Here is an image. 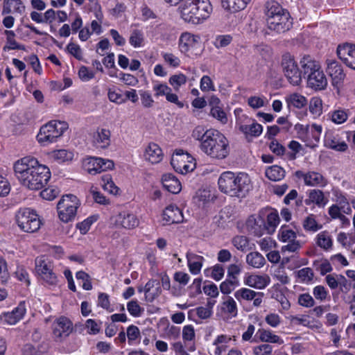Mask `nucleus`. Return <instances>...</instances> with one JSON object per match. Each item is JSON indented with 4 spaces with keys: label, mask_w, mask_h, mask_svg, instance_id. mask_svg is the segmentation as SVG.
<instances>
[{
    "label": "nucleus",
    "mask_w": 355,
    "mask_h": 355,
    "mask_svg": "<svg viewBox=\"0 0 355 355\" xmlns=\"http://www.w3.org/2000/svg\"><path fill=\"white\" fill-rule=\"evenodd\" d=\"M14 171L20 182L31 190L42 189L51 178L49 168L32 157H24L17 161Z\"/></svg>",
    "instance_id": "f257e3e1"
},
{
    "label": "nucleus",
    "mask_w": 355,
    "mask_h": 355,
    "mask_svg": "<svg viewBox=\"0 0 355 355\" xmlns=\"http://www.w3.org/2000/svg\"><path fill=\"white\" fill-rule=\"evenodd\" d=\"M218 188L221 192L232 197L243 198L250 191L251 181L245 173L237 174L232 171L222 173L218 180Z\"/></svg>",
    "instance_id": "f03ea898"
},
{
    "label": "nucleus",
    "mask_w": 355,
    "mask_h": 355,
    "mask_svg": "<svg viewBox=\"0 0 355 355\" xmlns=\"http://www.w3.org/2000/svg\"><path fill=\"white\" fill-rule=\"evenodd\" d=\"M265 15L268 28L277 33H285L293 26L290 13L275 1L266 3Z\"/></svg>",
    "instance_id": "7ed1b4c3"
},
{
    "label": "nucleus",
    "mask_w": 355,
    "mask_h": 355,
    "mask_svg": "<svg viewBox=\"0 0 355 355\" xmlns=\"http://www.w3.org/2000/svg\"><path fill=\"white\" fill-rule=\"evenodd\" d=\"M200 150L213 159H223L229 155V141L223 134L216 130Z\"/></svg>",
    "instance_id": "20e7f679"
},
{
    "label": "nucleus",
    "mask_w": 355,
    "mask_h": 355,
    "mask_svg": "<svg viewBox=\"0 0 355 355\" xmlns=\"http://www.w3.org/2000/svg\"><path fill=\"white\" fill-rule=\"evenodd\" d=\"M67 129L68 124L65 121H51L40 128L37 140L40 144L46 146L56 141Z\"/></svg>",
    "instance_id": "39448f33"
},
{
    "label": "nucleus",
    "mask_w": 355,
    "mask_h": 355,
    "mask_svg": "<svg viewBox=\"0 0 355 355\" xmlns=\"http://www.w3.org/2000/svg\"><path fill=\"white\" fill-rule=\"evenodd\" d=\"M16 223L21 230L33 233L41 227L42 222L36 211L31 208H21L15 215Z\"/></svg>",
    "instance_id": "423d86ee"
},
{
    "label": "nucleus",
    "mask_w": 355,
    "mask_h": 355,
    "mask_svg": "<svg viewBox=\"0 0 355 355\" xmlns=\"http://www.w3.org/2000/svg\"><path fill=\"white\" fill-rule=\"evenodd\" d=\"M79 200L72 194L63 196L57 205L58 217L64 223L73 220L79 207Z\"/></svg>",
    "instance_id": "0eeeda50"
},
{
    "label": "nucleus",
    "mask_w": 355,
    "mask_h": 355,
    "mask_svg": "<svg viewBox=\"0 0 355 355\" xmlns=\"http://www.w3.org/2000/svg\"><path fill=\"white\" fill-rule=\"evenodd\" d=\"M281 65L284 76L288 83L293 86H298L302 80V72L293 55L285 53L282 55Z\"/></svg>",
    "instance_id": "6e6552de"
},
{
    "label": "nucleus",
    "mask_w": 355,
    "mask_h": 355,
    "mask_svg": "<svg viewBox=\"0 0 355 355\" xmlns=\"http://www.w3.org/2000/svg\"><path fill=\"white\" fill-rule=\"evenodd\" d=\"M171 164L175 171L182 174L192 171L196 167L194 158L182 149L175 150L172 156Z\"/></svg>",
    "instance_id": "1a4fd4ad"
},
{
    "label": "nucleus",
    "mask_w": 355,
    "mask_h": 355,
    "mask_svg": "<svg viewBox=\"0 0 355 355\" xmlns=\"http://www.w3.org/2000/svg\"><path fill=\"white\" fill-rule=\"evenodd\" d=\"M35 270L37 274L47 284H56L58 277L53 272V266L45 257H39L35 259Z\"/></svg>",
    "instance_id": "9d476101"
},
{
    "label": "nucleus",
    "mask_w": 355,
    "mask_h": 355,
    "mask_svg": "<svg viewBox=\"0 0 355 355\" xmlns=\"http://www.w3.org/2000/svg\"><path fill=\"white\" fill-rule=\"evenodd\" d=\"M299 179L304 180V184L313 187H324L328 184L327 179L321 173L313 171L303 172L297 171L295 173Z\"/></svg>",
    "instance_id": "9b49d317"
},
{
    "label": "nucleus",
    "mask_w": 355,
    "mask_h": 355,
    "mask_svg": "<svg viewBox=\"0 0 355 355\" xmlns=\"http://www.w3.org/2000/svg\"><path fill=\"white\" fill-rule=\"evenodd\" d=\"M72 330V322L66 317H60L53 323V334L57 341H60L69 336Z\"/></svg>",
    "instance_id": "f8f14e48"
},
{
    "label": "nucleus",
    "mask_w": 355,
    "mask_h": 355,
    "mask_svg": "<svg viewBox=\"0 0 355 355\" xmlns=\"http://www.w3.org/2000/svg\"><path fill=\"white\" fill-rule=\"evenodd\" d=\"M179 9L181 17L185 21L193 24H201L200 19H198V13L194 0H184L180 3Z\"/></svg>",
    "instance_id": "ddd939ff"
},
{
    "label": "nucleus",
    "mask_w": 355,
    "mask_h": 355,
    "mask_svg": "<svg viewBox=\"0 0 355 355\" xmlns=\"http://www.w3.org/2000/svg\"><path fill=\"white\" fill-rule=\"evenodd\" d=\"M337 55L346 66L355 70V44L345 43L338 45Z\"/></svg>",
    "instance_id": "4468645a"
},
{
    "label": "nucleus",
    "mask_w": 355,
    "mask_h": 355,
    "mask_svg": "<svg viewBox=\"0 0 355 355\" xmlns=\"http://www.w3.org/2000/svg\"><path fill=\"white\" fill-rule=\"evenodd\" d=\"M26 312V302L21 301L12 311L3 313L0 315V319L4 324L13 325L17 324L24 318Z\"/></svg>",
    "instance_id": "2eb2a0df"
},
{
    "label": "nucleus",
    "mask_w": 355,
    "mask_h": 355,
    "mask_svg": "<svg viewBox=\"0 0 355 355\" xmlns=\"http://www.w3.org/2000/svg\"><path fill=\"white\" fill-rule=\"evenodd\" d=\"M324 144L325 147L338 152H345L348 148L347 144L340 136L331 130L325 132Z\"/></svg>",
    "instance_id": "dca6fc26"
},
{
    "label": "nucleus",
    "mask_w": 355,
    "mask_h": 355,
    "mask_svg": "<svg viewBox=\"0 0 355 355\" xmlns=\"http://www.w3.org/2000/svg\"><path fill=\"white\" fill-rule=\"evenodd\" d=\"M200 43V37L190 33H183L179 39V48L182 53L196 49Z\"/></svg>",
    "instance_id": "f3484780"
},
{
    "label": "nucleus",
    "mask_w": 355,
    "mask_h": 355,
    "mask_svg": "<svg viewBox=\"0 0 355 355\" xmlns=\"http://www.w3.org/2000/svg\"><path fill=\"white\" fill-rule=\"evenodd\" d=\"M246 227L248 232L256 236H262L268 229L264 218L260 216H250L247 220Z\"/></svg>",
    "instance_id": "a211bd4d"
},
{
    "label": "nucleus",
    "mask_w": 355,
    "mask_h": 355,
    "mask_svg": "<svg viewBox=\"0 0 355 355\" xmlns=\"http://www.w3.org/2000/svg\"><path fill=\"white\" fill-rule=\"evenodd\" d=\"M163 220L164 225H171L183 222V214L182 210L176 205H170L163 211Z\"/></svg>",
    "instance_id": "6ab92c4d"
},
{
    "label": "nucleus",
    "mask_w": 355,
    "mask_h": 355,
    "mask_svg": "<svg viewBox=\"0 0 355 355\" xmlns=\"http://www.w3.org/2000/svg\"><path fill=\"white\" fill-rule=\"evenodd\" d=\"M306 82L309 87L316 91L324 89L327 85V78L320 69L311 75H308Z\"/></svg>",
    "instance_id": "aec40b11"
},
{
    "label": "nucleus",
    "mask_w": 355,
    "mask_h": 355,
    "mask_svg": "<svg viewBox=\"0 0 355 355\" xmlns=\"http://www.w3.org/2000/svg\"><path fill=\"white\" fill-rule=\"evenodd\" d=\"M300 64L301 66L302 76L306 78L308 75H311L312 73H313L316 70H319L320 69L319 63L309 55H304L301 58Z\"/></svg>",
    "instance_id": "412c9836"
},
{
    "label": "nucleus",
    "mask_w": 355,
    "mask_h": 355,
    "mask_svg": "<svg viewBox=\"0 0 355 355\" xmlns=\"http://www.w3.org/2000/svg\"><path fill=\"white\" fill-rule=\"evenodd\" d=\"M308 198L304 200L306 205L310 206L313 204L318 207H324L328 200L324 197L322 191L319 189H311L307 193Z\"/></svg>",
    "instance_id": "4be33fe9"
},
{
    "label": "nucleus",
    "mask_w": 355,
    "mask_h": 355,
    "mask_svg": "<svg viewBox=\"0 0 355 355\" xmlns=\"http://www.w3.org/2000/svg\"><path fill=\"white\" fill-rule=\"evenodd\" d=\"M144 157L152 164H157L162 160V150L157 144L150 143L145 150Z\"/></svg>",
    "instance_id": "5701e85b"
},
{
    "label": "nucleus",
    "mask_w": 355,
    "mask_h": 355,
    "mask_svg": "<svg viewBox=\"0 0 355 355\" xmlns=\"http://www.w3.org/2000/svg\"><path fill=\"white\" fill-rule=\"evenodd\" d=\"M116 224L125 229H132L138 225L139 220L135 214L123 211L117 215Z\"/></svg>",
    "instance_id": "b1692460"
},
{
    "label": "nucleus",
    "mask_w": 355,
    "mask_h": 355,
    "mask_svg": "<svg viewBox=\"0 0 355 355\" xmlns=\"http://www.w3.org/2000/svg\"><path fill=\"white\" fill-rule=\"evenodd\" d=\"M245 285L257 289L265 288L270 283V277L267 275H250L244 278Z\"/></svg>",
    "instance_id": "393cba45"
},
{
    "label": "nucleus",
    "mask_w": 355,
    "mask_h": 355,
    "mask_svg": "<svg viewBox=\"0 0 355 355\" xmlns=\"http://www.w3.org/2000/svg\"><path fill=\"white\" fill-rule=\"evenodd\" d=\"M111 132L108 129L98 128L94 134V143L98 148H107L111 143Z\"/></svg>",
    "instance_id": "a878e982"
},
{
    "label": "nucleus",
    "mask_w": 355,
    "mask_h": 355,
    "mask_svg": "<svg viewBox=\"0 0 355 355\" xmlns=\"http://www.w3.org/2000/svg\"><path fill=\"white\" fill-rule=\"evenodd\" d=\"M239 130L246 136L259 137L262 133L263 127L254 119H248V123L239 124Z\"/></svg>",
    "instance_id": "bb28decb"
},
{
    "label": "nucleus",
    "mask_w": 355,
    "mask_h": 355,
    "mask_svg": "<svg viewBox=\"0 0 355 355\" xmlns=\"http://www.w3.org/2000/svg\"><path fill=\"white\" fill-rule=\"evenodd\" d=\"M163 187L172 193H178L181 191L180 181L173 174H164L162 178Z\"/></svg>",
    "instance_id": "cd10ccee"
},
{
    "label": "nucleus",
    "mask_w": 355,
    "mask_h": 355,
    "mask_svg": "<svg viewBox=\"0 0 355 355\" xmlns=\"http://www.w3.org/2000/svg\"><path fill=\"white\" fill-rule=\"evenodd\" d=\"M187 259L189 271L193 275L198 274L201 270L203 261H205L204 257L193 252H187Z\"/></svg>",
    "instance_id": "c85d7f7f"
},
{
    "label": "nucleus",
    "mask_w": 355,
    "mask_h": 355,
    "mask_svg": "<svg viewBox=\"0 0 355 355\" xmlns=\"http://www.w3.org/2000/svg\"><path fill=\"white\" fill-rule=\"evenodd\" d=\"M194 3L198 13V19L202 23L209 17L212 6L209 0H194Z\"/></svg>",
    "instance_id": "c756f323"
},
{
    "label": "nucleus",
    "mask_w": 355,
    "mask_h": 355,
    "mask_svg": "<svg viewBox=\"0 0 355 355\" xmlns=\"http://www.w3.org/2000/svg\"><path fill=\"white\" fill-rule=\"evenodd\" d=\"M327 71L336 83L340 82L345 76L342 66L336 61L328 64Z\"/></svg>",
    "instance_id": "7c9ffc66"
},
{
    "label": "nucleus",
    "mask_w": 355,
    "mask_h": 355,
    "mask_svg": "<svg viewBox=\"0 0 355 355\" xmlns=\"http://www.w3.org/2000/svg\"><path fill=\"white\" fill-rule=\"evenodd\" d=\"M256 336L263 343H277L279 345L284 343L283 340L279 336L272 334L270 330L264 329H259L257 331Z\"/></svg>",
    "instance_id": "2f4dec72"
},
{
    "label": "nucleus",
    "mask_w": 355,
    "mask_h": 355,
    "mask_svg": "<svg viewBox=\"0 0 355 355\" xmlns=\"http://www.w3.org/2000/svg\"><path fill=\"white\" fill-rule=\"evenodd\" d=\"M286 102L289 109L291 107L301 109L307 104L306 98L304 96L297 93H294L286 96Z\"/></svg>",
    "instance_id": "473e14b6"
},
{
    "label": "nucleus",
    "mask_w": 355,
    "mask_h": 355,
    "mask_svg": "<svg viewBox=\"0 0 355 355\" xmlns=\"http://www.w3.org/2000/svg\"><path fill=\"white\" fill-rule=\"evenodd\" d=\"M223 8L232 12H238L246 8L251 0H233L232 4L229 0H220Z\"/></svg>",
    "instance_id": "72a5a7b5"
},
{
    "label": "nucleus",
    "mask_w": 355,
    "mask_h": 355,
    "mask_svg": "<svg viewBox=\"0 0 355 355\" xmlns=\"http://www.w3.org/2000/svg\"><path fill=\"white\" fill-rule=\"evenodd\" d=\"M215 130V129L206 130L203 126L199 125L193 130L192 137L194 139L200 141V148H201L202 144L207 141L206 139H209V136H211Z\"/></svg>",
    "instance_id": "f704fd0d"
},
{
    "label": "nucleus",
    "mask_w": 355,
    "mask_h": 355,
    "mask_svg": "<svg viewBox=\"0 0 355 355\" xmlns=\"http://www.w3.org/2000/svg\"><path fill=\"white\" fill-rule=\"evenodd\" d=\"M266 176L272 181H279L285 177V171L277 165H273L266 168Z\"/></svg>",
    "instance_id": "c9c22d12"
},
{
    "label": "nucleus",
    "mask_w": 355,
    "mask_h": 355,
    "mask_svg": "<svg viewBox=\"0 0 355 355\" xmlns=\"http://www.w3.org/2000/svg\"><path fill=\"white\" fill-rule=\"evenodd\" d=\"M246 263L254 268H260L265 265L266 260L259 252H252L247 254Z\"/></svg>",
    "instance_id": "e433bc0d"
},
{
    "label": "nucleus",
    "mask_w": 355,
    "mask_h": 355,
    "mask_svg": "<svg viewBox=\"0 0 355 355\" xmlns=\"http://www.w3.org/2000/svg\"><path fill=\"white\" fill-rule=\"evenodd\" d=\"M222 311L230 318H234L238 314V308L235 300L228 297L221 304Z\"/></svg>",
    "instance_id": "4c0bfd02"
},
{
    "label": "nucleus",
    "mask_w": 355,
    "mask_h": 355,
    "mask_svg": "<svg viewBox=\"0 0 355 355\" xmlns=\"http://www.w3.org/2000/svg\"><path fill=\"white\" fill-rule=\"evenodd\" d=\"M234 297L241 302L243 300H252L257 295H261V293H257L246 288H241L234 293Z\"/></svg>",
    "instance_id": "58836bf2"
},
{
    "label": "nucleus",
    "mask_w": 355,
    "mask_h": 355,
    "mask_svg": "<svg viewBox=\"0 0 355 355\" xmlns=\"http://www.w3.org/2000/svg\"><path fill=\"white\" fill-rule=\"evenodd\" d=\"M316 239V243L320 248L325 250H328L331 248L333 241L328 232L323 231L320 232L317 235Z\"/></svg>",
    "instance_id": "ea45409f"
},
{
    "label": "nucleus",
    "mask_w": 355,
    "mask_h": 355,
    "mask_svg": "<svg viewBox=\"0 0 355 355\" xmlns=\"http://www.w3.org/2000/svg\"><path fill=\"white\" fill-rule=\"evenodd\" d=\"M205 274L206 276H210L216 281H220L224 277L225 268L222 265L217 263L213 267L206 269Z\"/></svg>",
    "instance_id": "a19ab883"
},
{
    "label": "nucleus",
    "mask_w": 355,
    "mask_h": 355,
    "mask_svg": "<svg viewBox=\"0 0 355 355\" xmlns=\"http://www.w3.org/2000/svg\"><path fill=\"white\" fill-rule=\"evenodd\" d=\"M278 239L280 241L286 243L296 239V233L288 226L283 225L278 232Z\"/></svg>",
    "instance_id": "79ce46f5"
},
{
    "label": "nucleus",
    "mask_w": 355,
    "mask_h": 355,
    "mask_svg": "<svg viewBox=\"0 0 355 355\" xmlns=\"http://www.w3.org/2000/svg\"><path fill=\"white\" fill-rule=\"evenodd\" d=\"M302 226L306 232H315L322 227L316 221L313 214H309L304 219Z\"/></svg>",
    "instance_id": "37998d69"
},
{
    "label": "nucleus",
    "mask_w": 355,
    "mask_h": 355,
    "mask_svg": "<svg viewBox=\"0 0 355 355\" xmlns=\"http://www.w3.org/2000/svg\"><path fill=\"white\" fill-rule=\"evenodd\" d=\"M296 277L298 282L301 283L309 284L311 283L314 277V272L311 268L306 267L297 270Z\"/></svg>",
    "instance_id": "c03bdc74"
},
{
    "label": "nucleus",
    "mask_w": 355,
    "mask_h": 355,
    "mask_svg": "<svg viewBox=\"0 0 355 355\" xmlns=\"http://www.w3.org/2000/svg\"><path fill=\"white\" fill-rule=\"evenodd\" d=\"M331 120L336 124H342L345 122L349 116L347 110L339 108L329 113Z\"/></svg>",
    "instance_id": "a18cd8bd"
},
{
    "label": "nucleus",
    "mask_w": 355,
    "mask_h": 355,
    "mask_svg": "<svg viewBox=\"0 0 355 355\" xmlns=\"http://www.w3.org/2000/svg\"><path fill=\"white\" fill-rule=\"evenodd\" d=\"M101 157H90L85 164V168L88 173L92 175L101 173Z\"/></svg>",
    "instance_id": "49530a36"
},
{
    "label": "nucleus",
    "mask_w": 355,
    "mask_h": 355,
    "mask_svg": "<svg viewBox=\"0 0 355 355\" xmlns=\"http://www.w3.org/2000/svg\"><path fill=\"white\" fill-rule=\"evenodd\" d=\"M232 245L241 252H246L249 248V239L245 236H236L232 240Z\"/></svg>",
    "instance_id": "de8ad7c7"
},
{
    "label": "nucleus",
    "mask_w": 355,
    "mask_h": 355,
    "mask_svg": "<svg viewBox=\"0 0 355 355\" xmlns=\"http://www.w3.org/2000/svg\"><path fill=\"white\" fill-rule=\"evenodd\" d=\"M102 187L104 190L110 193L116 195L119 190V187L116 186L110 175H105L102 177Z\"/></svg>",
    "instance_id": "09e8293b"
},
{
    "label": "nucleus",
    "mask_w": 355,
    "mask_h": 355,
    "mask_svg": "<svg viewBox=\"0 0 355 355\" xmlns=\"http://www.w3.org/2000/svg\"><path fill=\"white\" fill-rule=\"evenodd\" d=\"M309 111L315 116H319L322 113V101L319 97H313L309 102Z\"/></svg>",
    "instance_id": "8fccbe9b"
},
{
    "label": "nucleus",
    "mask_w": 355,
    "mask_h": 355,
    "mask_svg": "<svg viewBox=\"0 0 355 355\" xmlns=\"http://www.w3.org/2000/svg\"><path fill=\"white\" fill-rule=\"evenodd\" d=\"M73 154L72 152L65 149L55 150L52 153V157L59 163H62L73 159Z\"/></svg>",
    "instance_id": "3c124183"
},
{
    "label": "nucleus",
    "mask_w": 355,
    "mask_h": 355,
    "mask_svg": "<svg viewBox=\"0 0 355 355\" xmlns=\"http://www.w3.org/2000/svg\"><path fill=\"white\" fill-rule=\"evenodd\" d=\"M187 80V76L184 74L180 73L171 76L168 82L175 91H178L182 85L186 84Z\"/></svg>",
    "instance_id": "603ef678"
},
{
    "label": "nucleus",
    "mask_w": 355,
    "mask_h": 355,
    "mask_svg": "<svg viewBox=\"0 0 355 355\" xmlns=\"http://www.w3.org/2000/svg\"><path fill=\"white\" fill-rule=\"evenodd\" d=\"M49 344L43 342L40 344L37 349H35L32 345H26L25 346L26 351H30L31 355H49L48 354Z\"/></svg>",
    "instance_id": "864d4df0"
},
{
    "label": "nucleus",
    "mask_w": 355,
    "mask_h": 355,
    "mask_svg": "<svg viewBox=\"0 0 355 355\" xmlns=\"http://www.w3.org/2000/svg\"><path fill=\"white\" fill-rule=\"evenodd\" d=\"M76 277L78 280L83 281V288L86 291H90L92 289V284L91 282L90 276L83 270H80L76 272Z\"/></svg>",
    "instance_id": "5fc2aeb1"
},
{
    "label": "nucleus",
    "mask_w": 355,
    "mask_h": 355,
    "mask_svg": "<svg viewBox=\"0 0 355 355\" xmlns=\"http://www.w3.org/2000/svg\"><path fill=\"white\" fill-rule=\"evenodd\" d=\"M144 41V35L141 31L140 30H134L130 37L129 42L130 44L135 47H140Z\"/></svg>",
    "instance_id": "6e6d98bb"
},
{
    "label": "nucleus",
    "mask_w": 355,
    "mask_h": 355,
    "mask_svg": "<svg viewBox=\"0 0 355 355\" xmlns=\"http://www.w3.org/2000/svg\"><path fill=\"white\" fill-rule=\"evenodd\" d=\"M127 309L130 314L134 317H139L144 309L141 308L137 300H131L127 304Z\"/></svg>",
    "instance_id": "4d7b16f0"
},
{
    "label": "nucleus",
    "mask_w": 355,
    "mask_h": 355,
    "mask_svg": "<svg viewBox=\"0 0 355 355\" xmlns=\"http://www.w3.org/2000/svg\"><path fill=\"white\" fill-rule=\"evenodd\" d=\"M210 115L223 124H225L227 122V114L221 107L211 108Z\"/></svg>",
    "instance_id": "13d9d810"
},
{
    "label": "nucleus",
    "mask_w": 355,
    "mask_h": 355,
    "mask_svg": "<svg viewBox=\"0 0 355 355\" xmlns=\"http://www.w3.org/2000/svg\"><path fill=\"white\" fill-rule=\"evenodd\" d=\"M298 304L304 307L310 308L315 305V300L309 293H302L298 297Z\"/></svg>",
    "instance_id": "bf43d9fd"
},
{
    "label": "nucleus",
    "mask_w": 355,
    "mask_h": 355,
    "mask_svg": "<svg viewBox=\"0 0 355 355\" xmlns=\"http://www.w3.org/2000/svg\"><path fill=\"white\" fill-rule=\"evenodd\" d=\"M58 189L53 187H49L48 188H46L40 192V196L43 199L47 200H53L58 196Z\"/></svg>",
    "instance_id": "052dcab7"
},
{
    "label": "nucleus",
    "mask_w": 355,
    "mask_h": 355,
    "mask_svg": "<svg viewBox=\"0 0 355 355\" xmlns=\"http://www.w3.org/2000/svg\"><path fill=\"white\" fill-rule=\"evenodd\" d=\"M313 295L316 300H318L320 302H323L327 300L329 295V293L324 286L318 285L313 288Z\"/></svg>",
    "instance_id": "680f3d73"
},
{
    "label": "nucleus",
    "mask_w": 355,
    "mask_h": 355,
    "mask_svg": "<svg viewBox=\"0 0 355 355\" xmlns=\"http://www.w3.org/2000/svg\"><path fill=\"white\" fill-rule=\"evenodd\" d=\"M102 322H97L94 320L88 319L85 322V327L87 329V332L89 334L96 335L100 332L101 325Z\"/></svg>",
    "instance_id": "e2e57ef3"
},
{
    "label": "nucleus",
    "mask_w": 355,
    "mask_h": 355,
    "mask_svg": "<svg viewBox=\"0 0 355 355\" xmlns=\"http://www.w3.org/2000/svg\"><path fill=\"white\" fill-rule=\"evenodd\" d=\"M272 349V346L269 344H261L253 348V353L254 355H270Z\"/></svg>",
    "instance_id": "0e129e2a"
},
{
    "label": "nucleus",
    "mask_w": 355,
    "mask_h": 355,
    "mask_svg": "<svg viewBox=\"0 0 355 355\" xmlns=\"http://www.w3.org/2000/svg\"><path fill=\"white\" fill-rule=\"evenodd\" d=\"M140 337L139 329L133 324L130 325L127 328V338L129 344H132L135 340Z\"/></svg>",
    "instance_id": "69168bd1"
},
{
    "label": "nucleus",
    "mask_w": 355,
    "mask_h": 355,
    "mask_svg": "<svg viewBox=\"0 0 355 355\" xmlns=\"http://www.w3.org/2000/svg\"><path fill=\"white\" fill-rule=\"evenodd\" d=\"M240 283L231 281H223L220 285V290L222 293L227 295L239 286Z\"/></svg>",
    "instance_id": "338daca9"
},
{
    "label": "nucleus",
    "mask_w": 355,
    "mask_h": 355,
    "mask_svg": "<svg viewBox=\"0 0 355 355\" xmlns=\"http://www.w3.org/2000/svg\"><path fill=\"white\" fill-rule=\"evenodd\" d=\"M78 76L81 80L87 82L94 78L95 74L87 67L81 66L78 70Z\"/></svg>",
    "instance_id": "774afa93"
}]
</instances>
